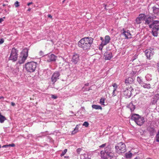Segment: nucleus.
I'll use <instances>...</instances> for the list:
<instances>
[{"instance_id": "6e6d98bb", "label": "nucleus", "mask_w": 159, "mask_h": 159, "mask_svg": "<svg viewBox=\"0 0 159 159\" xmlns=\"http://www.w3.org/2000/svg\"><path fill=\"white\" fill-rule=\"evenodd\" d=\"M85 85L86 86H88L89 85V83H87L85 84Z\"/></svg>"}, {"instance_id": "69168bd1", "label": "nucleus", "mask_w": 159, "mask_h": 159, "mask_svg": "<svg viewBox=\"0 0 159 159\" xmlns=\"http://www.w3.org/2000/svg\"><path fill=\"white\" fill-rule=\"evenodd\" d=\"M64 1H65V0L63 1V2H64Z\"/></svg>"}, {"instance_id": "4be33fe9", "label": "nucleus", "mask_w": 159, "mask_h": 159, "mask_svg": "<svg viewBox=\"0 0 159 159\" xmlns=\"http://www.w3.org/2000/svg\"><path fill=\"white\" fill-rule=\"evenodd\" d=\"M128 107L130 109L131 111H133L135 109V106L132 103L130 102L128 106Z\"/></svg>"}, {"instance_id": "79ce46f5", "label": "nucleus", "mask_w": 159, "mask_h": 159, "mask_svg": "<svg viewBox=\"0 0 159 159\" xmlns=\"http://www.w3.org/2000/svg\"><path fill=\"white\" fill-rule=\"evenodd\" d=\"M81 151V149L80 148H78L77 149V152L79 153Z\"/></svg>"}, {"instance_id": "a878e982", "label": "nucleus", "mask_w": 159, "mask_h": 159, "mask_svg": "<svg viewBox=\"0 0 159 159\" xmlns=\"http://www.w3.org/2000/svg\"><path fill=\"white\" fill-rule=\"evenodd\" d=\"M92 107L93 108L95 109H102V107L99 105H92Z\"/></svg>"}, {"instance_id": "39448f33", "label": "nucleus", "mask_w": 159, "mask_h": 159, "mask_svg": "<svg viewBox=\"0 0 159 159\" xmlns=\"http://www.w3.org/2000/svg\"><path fill=\"white\" fill-rule=\"evenodd\" d=\"M109 148H106L105 151L101 152V157L104 159H112L113 154L111 152H109L108 150Z\"/></svg>"}, {"instance_id": "e433bc0d", "label": "nucleus", "mask_w": 159, "mask_h": 159, "mask_svg": "<svg viewBox=\"0 0 159 159\" xmlns=\"http://www.w3.org/2000/svg\"><path fill=\"white\" fill-rule=\"evenodd\" d=\"M152 21H154V20H155L157 18V17L156 16H152Z\"/></svg>"}, {"instance_id": "a18cd8bd", "label": "nucleus", "mask_w": 159, "mask_h": 159, "mask_svg": "<svg viewBox=\"0 0 159 159\" xmlns=\"http://www.w3.org/2000/svg\"><path fill=\"white\" fill-rule=\"evenodd\" d=\"M9 147L8 146V145H4L2 147V148H7V147Z\"/></svg>"}, {"instance_id": "cd10ccee", "label": "nucleus", "mask_w": 159, "mask_h": 159, "mask_svg": "<svg viewBox=\"0 0 159 159\" xmlns=\"http://www.w3.org/2000/svg\"><path fill=\"white\" fill-rule=\"evenodd\" d=\"M137 81L138 83L141 85L143 82V80L142 78L138 76L137 78Z\"/></svg>"}, {"instance_id": "c03bdc74", "label": "nucleus", "mask_w": 159, "mask_h": 159, "mask_svg": "<svg viewBox=\"0 0 159 159\" xmlns=\"http://www.w3.org/2000/svg\"><path fill=\"white\" fill-rule=\"evenodd\" d=\"M115 92L114 91H113V92L112 93V96H116V94H115Z\"/></svg>"}, {"instance_id": "bf43d9fd", "label": "nucleus", "mask_w": 159, "mask_h": 159, "mask_svg": "<svg viewBox=\"0 0 159 159\" xmlns=\"http://www.w3.org/2000/svg\"><path fill=\"white\" fill-rule=\"evenodd\" d=\"M6 6V5H5V4H3V6Z\"/></svg>"}, {"instance_id": "a211bd4d", "label": "nucleus", "mask_w": 159, "mask_h": 159, "mask_svg": "<svg viewBox=\"0 0 159 159\" xmlns=\"http://www.w3.org/2000/svg\"><path fill=\"white\" fill-rule=\"evenodd\" d=\"M134 80V78L129 77L125 79V83L126 85L130 84L133 83Z\"/></svg>"}, {"instance_id": "423d86ee", "label": "nucleus", "mask_w": 159, "mask_h": 159, "mask_svg": "<svg viewBox=\"0 0 159 159\" xmlns=\"http://www.w3.org/2000/svg\"><path fill=\"white\" fill-rule=\"evenodd\" d=\"M116 151L119 153H124L126 151V146L124 143L120 142L115 146Z\"/></svg>"}, {"instance_id": "f3484780", "label": "nucleus", "mask_w": 159, "mask_h": 159, "mask_svg": "<svg viewBox=\"0 0 159 159\" xmlns=\"http://www.w3.org/2000/svg\"><path fill=\"white\" fill-rule=\"evenodd\" d=\"M27 55H24L22 57L20 56L19 57L18 63L21 64L24 63L25 60L26 59Z\"/></svg>"}, {"instance_id": "8fccbe9b", "label": "nucleus", "mask_w": 159, "mask_h": 159, "mask_svg": "<svg viewBox=\"0 0 159 159\" xmlns=\"http://www.w3.org/2000/svg\"><path fill=\"white\" fill-rule=\"evenodd\" d=\"M11 105L13 106H14L15 105V104L13 102H11Z\"/></svg>"}, {"instance_id": "58836bf2", "label": "nucleus", "mask_w": 159, "mask_h": 159, "mask_svg": "<svg viewBox=\"0 0 159 159\" xmlns=\"http://www.w3.org/2000/svg\"><path fill=\"white\" fill-rule=\"evenodd\" d=\"M8 145L9 147H14L15 146V145L14 143H12L11 144H10Z\"/></svg>"}, {"instance_id": "de8ad7c7", "label": "nucleus", "mask_w": 159, "mask_h": 159, "mask_svg": "<svg viewBox=\"0 0 159 159\" xmlns=\"http://www.w3.org/2000/svg\"><path fill=\"white\" fill-rule=\"evenodd\" d=\"M157 70H158V71L159 72V62L157 63Z\"/></svg>"}, {"instance_id": "f8f14e48", "label": "nucleus", "mask_w": 159, "mask_h": 159, "mask_svg": "<svg viewBox=\"0 0 159 159\" xmlns=\"http://www.w3.org/2000/svg\"><path fill=\"white\" fill-rule=\"evenodd\" d=\"M57 57L53 54H52L47 56L46 59L48 62L54 61L56 60Z\"/></svg>"}, {"instance_id": "bb28decb", "label": "nucleus", "mask_w": 159, "mask_h": 159, "mask_svg": "<svg viewBox=\"0 0 159 159\" xmlns=\"http://www.w3.org/2000/svg\"><path fill=\"white\" fill-rule=\"evenodd\" d=\"M79 130V127L78 125H77L75 128L74 129V130H73L71 134H74L76 133Z\"/></svg>"}, {"instance_id": "774afa93", "label": "nucleus", "mask_w": 159, "mask_h": 159, "mask_svg": "<svg viewBox=\"0 0 159 159\" xmlns=\"http://www.w3.org/2000/svg\"><path fill=\"white\" fill-rule=\"evenodd\" d=\"M65 157H65H66H66Z\"/></svg>"}, {"instance_id": "0e129e2a", "label": "nucleus", "mask_w": 159, "mask_h": 159, "mask_svg": "<svg viewBox=\"0 0 159 159\" xmlns=\"http://www.w3.org/2000/svg\"><path fill=\"white\" fill-rule=\"evenodd\" d=\"M1 147V145H0V148Z\"/></svg>"}, {"instance_id": "a19ab883", "label": "nucleus", "mask_w": 159, "mask_h": 159, "mask_svg": "<svg viewBox=\"0 0 159 159\" xmlns=\"http://www.w3.org/2000/svg\"><path fill=\"white\" fill-rule=\"evenodd\" d=\"M52 98L53 99H55L57 98V97L54 95H52Z\"/></svg>"}, {"instance_id": "c85d7f7f", "label": "nucleus", "mask_w": 159, "mask_h": 159, "mask_svg": "<svg viewBox=\"0 0 159 159\" xmlns=\"http://www.w3.org/2000/svg\"><path fill=\"white\" fill-rule=\"evenodd\" d=\"M145 77L148 81H150L152 79V76L150 74H147Z\"/></svg>"}, {"instance_id": "473e14b6", "label": "nucleus", "mask_w": 159, "mask_h": 159, "mask_svg": "<svg viewBox=\"0 0 159 159\" xmlns=\"http://www.w3.org/2000/svg\"><path fill=\"white\" fill-rule=\"evenodd\" d=\"M67 151V149H65L64 151L62 152V153L61 154V156H64L66 152Z\"/></svg>"}, {"instance_id": "c9c22d12", "label": "nucleus", "mask_w": 159, "mask_h": 159, "mask_svg": "<svg viewBox=\"0 0 159 159\" xmlns=\"http://www.w3.org/2000/svg\"><path fill=\"white\" fill-rule=\"evenodd\" d=\"M157 141L159 142V131L156 135Z\"/></svg>"}, {"instance_id": "4c0bfd02", "label": "nucleus", "mask_w": 159, "mask_h": 159, "mask_svg": "<svg viewBox=\"0 0 159 159\" xmlns=\"http://www.w3.org/2000/svg\"><path fill=\"white\" fill-rule=\"evenodd\" d=\"M4 40L3 39H1L0 40V44H2L4 42Z\"/></svg>"}, {"instance_id": "3c124183", "label": "nucleus", "mask_w": 159, "mask_h": 159, "mask_svg": "<svg viewBox=\"0 0 159 159\" xmlns=\"http://www.w3.org/2000/svg\"><path fill=\"white\" fill-rule=\"evenodd\" d=\"M3 21V19L2 18H0V23H1Z\"/></svg>"}, {"instance_id": "5fc2aeb1", "label": "nucleus", "mask_w": 159, "mask_h": 159, "mask_svg": "<svg viewBox=\"0 0 159 159\" xmlns=\"http://www.w3.org/2000/svg\"><path fill=\"white\" fill-rule=\"evenodd\" d=\"M32 2H29V3H28L27 4V5L28 6H29L30 5V4H32Z\"/></svg>"}, {"instance_id": "338daca9", "label": "nucleus", "mask_w": 159, "mask_h": 159, "mask_svg": "<svg viewBox=\"0 0 159 159\" xmlns=\"http://www.w3.org/2000/svg\"><path fill=\"white\" fill-rule=\"evenodd\" d=\"M65 157H65H66H66Z\"/></svg>"}, {"instance_id": "f704fd0d", "label": "nucleus", "mask_w": 159, "mask_h": 159, "mask_svg": "<svg viewBox=\"0 0 159 159\" xmlns=\"http://www.w3.org/2000/svg\"><path fill=\"white\" fill-rule=\"evenodd\" d=\"M14 4L16 7H18L19 6V3L17 1H16L15 2Z\"/></svg>"}, {"instance_id": "f257e3e1", "label": "nucleus", "mask_w": 159, "mask_h": 159, "mask_svg": "<svg viewBox=\"0 0 159 159\" xmlns=\"http://www.w3.org/2000/svg\"><path fill=\"white\" fill-rule=\"evenodd\" d=\"M93 39L91 37L84 38L78 42V46L84 50L89 49L93 43Z\"/></svg>"}, {"instance_id": "4468645a", "label": "nucleus", "mask_w": 159, "mask_h": 159, "mask_svg": "<svg viewBox=\"0 0 159 159\" xmlns=\"http://www.w3.org/2000/svg\"><path fill=\"white\" fill-rule=\"evenodd\" d=\"M110 40V37L108 35H106L105 37L104 40H102L101 45L104 46L109 43Z\"/></svg>"}, {"instance_id": "412c9836", "label": "nucleus", "mask_w": 159, "mask_h": 159, "mask_svg": "<svg viewBox=\"0 0 159 159\" xmlns=\"http://www.w3.org/2000/svg\"><path fill=\"white\" fill-rule=\"evenodd\" d=\"M141 86L145 89H149L151 88V85L150 84H147L143 83L141 84Z\"/></svg>"}, {"instance_id": "37998d69", "label": "nucleus", "mask_w": 159, "mask_h": 159, "mask_svg": "<svg viewBox=\"0 0 159 159\" xmlns=\"http://www.w3.org/2000/svg\"><path fill=\"white\" fill-rule=\"evenodd\" d=\"M105 145H106V144H103L101 145V146H99V147L100 148H103V147H105Z\"/></svg>"}, {"instance_id": "603ef678", "label": "nucleus", "mask_w": 159, "mask_h": 159, "mask_svg": "<svg viewBox=\"0 0 159 159\" xmlns=\"http://www.w3.org/2000/svg\"><path fill=\"white\" fill-rule=\"evenodd\" d=\"M48 17L50 18H52V16L51 15H50V14L48 15Z\"/></svg>"}, {"instance_id": "ea45409f", "label": "nucleus", "mask_w": 159, "mask_h": 159, "mask_svg": "<svg viewBox=\"0 0 159 159\" xmlns=\"http://www.w3.org/2000/svg\"><path fill=\"white\" fill-rule=\"evenodd\" d=\"M39 54L41 56H43V52L42 51H40L39 52Z\"/></svg>"}, {"instance_id": "680f3d73", "label": "nucleus", "mask_w": 159, "mask_h": 159, "mask_svg": "<svg viewBox=\"0 0 159 159\" xmlns=\"http://www.w3.org/2000/svg\"><path fill=\"white\" fill-rule=\"evenodd\" d=\"M147 159H152L149 158H148Z\"/></svg>"}, {"instance_id": "6e6552de", "label": "nucleus", "mask_w": 159, "mask_h": 159, "mask_svg": "<svg viewBox=\"0 0 159 159\" xmlns=\"http://www.w3.org/2000/svg\"><path fill=\"white\" fill-rule=\"evenodd\" d=\"M145 55L148 59H150L153 56L154 53V49L151 48L149 49H147L145 51Z\"/></svg>"}, {"instance_id": "9d476101", "label": "nucleus", "mask_w": 159, "mask_h": 159, "mask_svg": "<svg viewBox=\"0 0 159 159\" xmlns=\"http://www.w3.org/2000/svg\"><path fill=\"white\" fill-rule=\"evenodd\" d=\"M80 61L79 55L76 53H74L71 59V61L75 64H77Z\"/></svg>"}, {"instance_id": "dca6fc26", "label": "nucleus", "mask_w": 159, "mask_h": 159, "mask_svg": "<svg viewBox=\"0 0 159 159\" xmlns=\"http://www.w3.org/2000/svg\"><path fill=\"white\" fill-rule=\"evenodd\" d=\"M104 56L106 60H109L112 57V53L111 52H106L104 53Z\"/></svg>"}, {"instance_id": "72a5a7b5", "label": "nucleus", "mask_w": 159, "mask_h": 159, "mask_svg": "<svg viewBox=\"0 0 159 159\" xmlns=\"http://www.w3.org/2000/svg\"><path fill=\"white\" fill-rule=\"evenodd\" d=\"M89 125V123L86 121L84 122L83 124V126H84L86 127H87Z\"/></svg>"}, {"instance_id": "f03ea898", "label": "nucleus", "mask_w": 159, "mask_h": 159, "mask_svg": "<svg viewBox=\"0 0 159 159\" xmlns=\"http://www.w3.org/2000/svg\"><path fill=\"white\" fill-rule=\"evenodd\" d=\"M150 28H152V35L157 37L158 35L157 31L159 30V20L153 21L152 24L149 26Z\"/></svg>"}, {"instance_id": "7ed1b4c3", "label": "nucleus", "mask_w": 159, "mask_h": 159, "mask_svg": "<svg viewBox=\"0 0 159 159\" xmlns=\"http://www.w3.org/2000/svg\"><path fill=\"white\" fill-rule=\"evenodd\" d=\"M37 65V63L34 61L28 62L25 64V68L27 72H33L35 71Z\"/></svg>"}, {"instance_id": "0eeeda50", "label": "nucleus", "mask_w": 159, "mask_h": 159, "mask_svg": "<svg viewBox=\"0 0 159 159\" xmlns=\"http://www.w3.org/2000/svg\"><path fill=\"white\" fill-rule=\"evenodd\" d=\"M18 51L15 48H13L9 57V60H11L13 61H16L17 60L18 57Z\"/></svg>"}, {"instance_id": "6ab92c4d", "label": "nucleus", "mask_w": 159, "mask_h": 159, "mask_svg": "<svg viewBox=\"0 0 159 159\" xmlns=\"http://www.w3.org/2000/svg\"><path fill=\"white\" fill-rule=\"evenodd\" d=\"M123 34L125 36L126 39H130L132 38L131 34L129 31H124Z\"/></svg>"}, {"instance_id": "864d4df0", "label": "nucleus", "mask_w": 159, "mask_h": 159, "mask_svg": "<svg viewBox=\"0 0 159 159\" xmlns=\"http://www.w3.org/2000/svg\"><path fill=\"white\" fill-rule=\"evenodd\" d=\"M117 87H116L115 88H114L113 91H115L116 90Z\"/></svg>"}, {"instance_id": "4d7b16f0", "label": "nucleus", "mask_w": 159, "mask_h": 159, "mask_svg": "<svg viewBox=\"0 0 159 159\" xmlns=\"http://www.w3.org/2000/svg\"><path fill=\"white\" fill-rule=\"evenodd\" d=\"M100 39L102 41L103 40L102 38L101 37H100Z\"/></svg>"}, {"instance_id": "2eb2a0df", "label": "nucleus", "mask_w": 159, "mask_h": 159, "mask_svg": "<svg viewBox=\"0 0 159 159\" xmlns=\"http://www.w3.org/2000/svg\"><path fill=\"white\" fill-rule=\"evenodd\" d=\"M144 20L145 21V25H148L149 26V25L152 24V23L153 22V21L152 20V16H149L145 18Z\"/></svg>"}, {"instance_id": "7c9ffc66", "label": "nucleus", "mask_w": 159, "mask_h": 159, "mask_svg": "<svg viewBox=\"0 0 159 159\" xmlns=\"http://www.w3.org/2000/svg\"><path fill=\"white\" fill-rule=\"evenodd\" d=\"M156 100V101L157 102V101L159 99V94H156L154 96Z\"/></svg>"}, {"instance_id": "b1692460", "label": "nucleus", "mask_w": 159, "mask_h": 159, "mask_svg": "<svg viewBox=\"0 0 159 159\" xmlns=\"http://www.w3.org/2000/svg\"><path fill=\"white\" fill-rule=\"evenodd\" d=\"M153 11L155 14H157L159 12V8L156 7H152Z\"/></svg>"}, {"instance_id": "49530a36", "label": "nucleus", "mask_w": 159, "mask_h": 159, "mask_svg": "<svg viewBox=\"0 0 159 159\" xmlns=\"http://www.w3.org/2000/svg\"><path fill=\"white\" fill-rule=\"evenodd\" d=\"M112 86L114 88H115L116 87H117V85L116 83L113 84Z\"/></svg>"}, {"instance_id": "2f4dec72", "label": "nucleus", "mask_w": 159, "mask_h": 159, "mask_svg": "<svg viewBox=\"0 0 159 159\" xmlns=\"http://www.w3.org/2000/svg\"><path fill=\"white\" fill-rule=\"evenodd\" d=\"M136 73V72H134V71H132V72L130 73V75L132 76V77L134 78V75H135Z\"/></svg>"}, {"instance_id": "9b49d317", "label": "nucleus", "mask_w": 159, "mask_h": 159, "mask_svg": "<svg viewBox=\"0 0 159 159\" xmlns=\"http://www.w3.org/2000/svg\"><path fill=\"white\" fill-rule=\"evenodd\" d=\"M146 16L144 14H141L136 19V22L137 24L141 23L142 21L144 20Z\"/></svg>"}, {"instance_id": "13d9d810", "label": "nucleus", "mask_w": 159, "mask_h": 159, "mask_svg": "<svg viewBox=\"0 0 159 159\" xmlns=\"http://www.w3.org/2000/svg\"><path fill=\"white\" fill-rule=\"evenodd\" d=\"M104 5L105 6V9H106V7L107 5Z\"/></svg>"}, {"instance_id": "20e7f679", "label": "nucleus", "mask_w": 159, "mask_h": 159, "mask_svg": "<svg viewBox=\"0 0 159 159\" xmlns=\"http://www.w3.org/2000/svg\"><path fill=\"white\" fill-rule=\"evenodd\" d=\"M131 119L134 120L137 125L139 126L142 125L145 122V120L143 117L136 114L133 115L131 116Z\"/></svg>"}, {"instance_id": "e2e57ef3", "label": "nucleus", "mask_w": 159, "mask_h": 159, "mask_svg": "<svg viewBox=\"0 0 159 159\" xmlns=\"http://www.w3.org/2000/svg\"><path fill=\"white\" fill-rule=\"evenodd\" d=\"M85 159H89V158H85Z\"/></svg>"}, {"instance_id": "052dcab7", "label": "nucleus", "mask_w": 159, "mask_h": 159, "mask_svg": "<svg viewBox=\"0 0 159 159\" xmlns=\"http://www.w3.org/2000/svg\"><path fill=\"white\" fill-rule=\"evenodd\" d=\"M29 11H30V9H29L28 10Z\"/></svg>"}, {"instance_id": "aec40b11", "label": "nucleus", "mask_w": 159, "mask_h": 159, "mask_svg": "<svg viewBox=\"0 0 159 159\" xmlns=\"http://www.w3.org/2000/svg\"><path fill=\"white\" fill-rule=\"evenodd\" d=\"M147 130L151 136L153 135L155 132V130L153 127H149L148 128Z\"/></svg>"}, {"instance_id": "393cba45", "label": "nucleus", "mask_w": 159, "mask_h": 159, "mask_svg": "<svg viewBox=\"0 0 159 159\" xmlns=\"http://www.w3.org/2000/svg\"><path fill=\"white\" fill-rule=\"evenodd\" d=\"M6 120L5 117L2 115L0 112V122L1 123H3L4 121Z\"/></svg>"}, {"instance_id": "ddd939ff", "label": "nucleus", "mask_w": 159, "mask_h": 159, "mask_svg": "<svg viewBox=\"0 0 159 159\" xmlns=\"http://www.w3.org/2000/svg\"><path fill=\"white\" fill-rule=\"evenodd\" d=\"M59 76L60 74L58 72H56L53 73L51 78L52 82L53 83H54L59 79L58 77Z\"/></svg>"}, {"instance_id": "c756f323", "label": "nucleus", "mask_w": 159, "mask_h": 159, "mask_svg": "<svg viewBox=\"0 0 159 159\" xmlns=\"http://www.w3.org/2000/svg\"><path fill=\"white\" fill-rule=\"evenodd\" d=\"M104 99L103 98H101L100 100V103L102 105H104Z\"/></svg>"}, {"instance_id": "1a4fd4ad", "label": "nucleus", "mask_w": 159, "mask_h": 159, "mask_svg": "<svg viewBox=\"0 0 159 159\" xmlns=\"http://www.w3.org/2000/svg\"><path fill=\"white\" fill-rule=\"evenodd\" d=\"M133 90V88L131 86L128 87L124 91V94L126 98H130L131 95L132 90Z\"/></svg>"}, {"instance_id": "5701e85b", "label": "nucleus", "mask_w": 159, "mask_h": 159, "mask_svg": "<svg viewBox=\"0 0 159 159\" xmlns=\"http://www.w3.org/2000/svg\"><path fill=\"white\" fill-rule=\"evenodd\" d=\"M132 156V154L130 152L126 153L125 155V157L126 158H130Z\"/></svg>"}, {"instance_id": "09e8293b", "label": "nucleus", "mask_w": 159, "mask_h": 159, "mask_svg": "<svg viewBox=\"0 0 159 159\" xmlns=\"http://www.w3.org/2000/svg\"><path fill=\"white\" fill-rule=\"evenodd\" d=\"M103 46H102V45H101V46H100L99 47V49L100 50H102V47H103Z\"/></svg>"}]
</instances>
